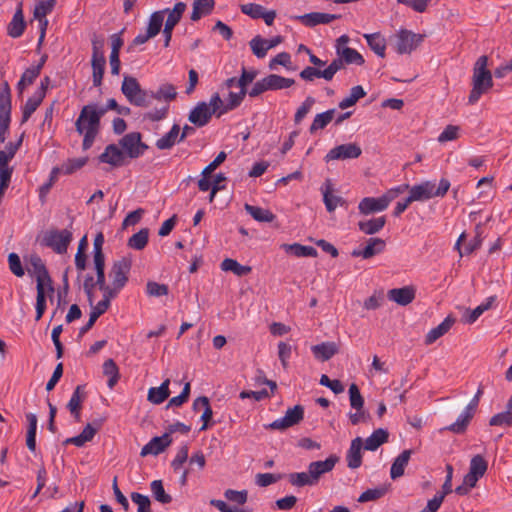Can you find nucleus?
<instances>
[{"label": "nucleus", "instance_id": "obj_1", "mask_svg": "<svg viewBox=\"0 0 512 512\" xmlns=\"http://www.w3.org/2000/svg\"><path fill=\"white\" fill-rule=\"evenodd\" d=\"M488 57L480 56L473 69L472 90L468 97L469 104H475L482 94L486 93L493 86V78L491 72L487 69Z\"/></svg>", "mask_w": 512, "mask_h": 512}, {"label": "nucleus", "instance_id": "obj_2", "mask_svg": "<svg viewBox=\"0 0 512 512\" xmlns=\"http://www.w3.org/2000/svg\"><path fill=\"white\" fill-rule=\"evenodd\" d=\"M131 266L132 261L127 257H122L121 259L113 262L109 272L113 299L118 295V293L124 288V286L128 282V275Z\"/></svg>", "mask_w": 512, "mask_h": 512}, {"label": "nucleus", "instance_id": "obj_3", "mask_svg": "<svg viewBox=\"0 0 512 512\" xmlns=\"http://www.w3.org/2000/svg\"><path fill=\"white\" fill-rule=\"evenodd\" d=\"M11 121V91L8 82L0 87V143H4Z\"/></svg>", "mask_w": 512, "mask_h": 512}, {"label": "nucleus", "instance_id": "obj_4", "mask_svg": "<svg viewBox=\"0 0 512 512\" xmlns=\"http://www.w3.org/2000/svg\"><path fill=\"white\" fill-rule=\"evenodd\" d=\"M105 113L106 109H98L96 105L84 106L75 123L76 131L82 134L85 129H99L100 119Z\"/></svg>", "mask_w": 512, "mask_h": 512}, {"label": "nucleus", "instance_id": "obj_5", "mask_svg": "<svg viewBox=\"0 0 512 512\" xmlns=\"http://www.w3.org/2000/svg\"><path fill=\"white\" fill-rule=\"evenodd\" d=\"M72 239V232L68 229H52L45 233L43 237V244L46 247L51 248L57 254H64L67 252Z\"/></svg>", "mask_w": 512, "mask_h": 512}, {"label": "nucleus", "instance_id": "obj_6", "mask_svg": "<svg viewBox=\"0 0 512 512\" xmlns=\"http://www.w3.org/2000/svg\"><path fill=\"white\" fill-rule=\"evenodd\" d=\"M424 40V35L400 29L395 35V47L399 54H410Z\"/></svg>", "mask_w": 512, "mask_h": 512}, {"label": "nucleus", "instance_id": "obj_7", "mask_svg": "<svg viewBox=\"0 0 512 512\" xmlns=\"http://www.w3.org/2000/svg\"><path fill=\"white\" fill-rule=\"evenodd\" d=\"M141 138L139 132H131L124 135L119 141L122 149L132 159L142 156L148 149V145L143 143Z\"/></svg>", "mask_w": 512, "mask_h": 512}, {"label": "nucleus", "instance_id": "obj_8", "mask_svg": "<svg viewBox=\"0 0 512 512\" xmlns=\"http://www.w3.org/2000/svg\"><path fill=\"white\" fill-rule=\"evenodd\" d=\"M29 266L28 270L35 274L37 285L40 283L43 286H47L48 293L53 294L52 279L41 257L37 254H32L29 258Z\"/></svg>", "mask_w": 512, "mask_h": 512}, {"label": "nucleus", "instance_id": "obj_9", "mask_svg": "<svg viewBox=\"0 0 512 512\" xmlns=\"http://www.w3.org/2000/svg\"><path fill=\"white\" fill-rule=\"evenodd\" d=\"M304 418V408L301 405H295L289 408L285 415L270 423L267 428L272 430H285L300 423Z\"/></svg>", "mask_w": 512, "mask_h": 512}, {"label": "nucleus", "instance_id": "obj_10", "mask_svg": "<svg viewBox=\"0 0 512 512\" xmlns=\"http://www.w3.org/2000/svg\"><path fill=\"white\" fill-rule=\"evenodd\" d=\"M362 153L360 146L356 143L341 144L332 148L325 156V161L356 159Z\"/></svg>", "mask_w": 512, "mask_h": 512}, {"label": "nucleus", "instance_id": "obj_11", "mask_svg": "<svg viewBox=\"0 0 512 512\" xmlns=\"http://www.w3.org/2000/svg\"><path fill=\"white\" fill-rule=\"evenodd\" d=\"M338 460L339 458L336 455H330L324 461H314L308 465V471L315 484L319 482L322 475L333 470Z\"/></svg>", "mask_w": 512, "mask_h": 512}, {"label": "nucleus", "instance_id": "obj_12", "mask_svg": "<svg viewBox=\"0 0 512 512\" xmlns=\"http://www.w3.org/2000/svg\"><path fill=\"white\" fill-rule=\"evenodd\" d=\"M172 439L169 433H164L162 436L153 437L146 445L141 449L140 455L142 457L148 455H158L162 453L170 444Z\"/></svg>", "mask_w": 512, "mask_h": 512}, {"label": "nucleus", "instance_id": "obj_13", "mask_svg": "<svg viewBox=\"0 0 512 512\" xmlns=\"http://www.w3.org/2000/svg\"><path fill=\"white\" fill-rule=\"evenodd\" d=\"M387 199L380 197H365L358 204V210L362 215H370L386 210L388 208Z\"/></svg>", "mask_w": 512, "mask_h": 512}, {"label": "nucleus", "instance_id": "obj_14", "mask_svg": "<svg viewBox=\"0 0 512 512\" xmlns=\"http://www.w3.org/2000/svg\"><path fill=\"white\" fill-rule=\"evenodd\" d=\"M386 243L381 238H369L363 249H354L351 253L353 257H362L369 259L384 251Z\"/></svg>", "mask_w": 512, "mask_h": 512}, {"label": "nucleus", "instance_id": "obj_15", "mask_svg": "<svg viewBox=\"0 0 512 512\" xmlns=\"http://www.w3.org/2000/svg\"><path fill=\"white\" fill-rule=\"evenodd\" d=\"M210 107L206 102H199L190 111L188 120L196 127H203L207 125L212 118Z\"/></svg>", "mask_w": 512, "mask_h": 512}, {"label": "nucleus", "instance_id": "obj_16", "mask_svg": "<svg viewBox=\"0 0 512 512\" xmlns=\"http://www.w3.org/2000/svg\"><path fill=\"white\" fill-rule=\"evenodd\" d=\"M124 158L123 151L116 144H109L106 146L104 152L99 155L98 160L101 163L119 167L124 164Z\"/></svg>", "mask_w": 512, "mask_h": 512}, {"label": "nucleus", "instance_id": "obj_17", "mask_svg": "<svg viewBox=\"0 0 512 512\" xmlns=\"http://www.w3.org/2000/svg\"><path fill=\"white\" fill-rule=\"evenodd\" d=\"M415 289L412 286H405L402 288H393L388 291L387 297L401 306L410 304L415 299Z\"/></svg>", "mask_w": 512, "mask_h": 512}, {"label": "nucleus", "instance_id": "obj_18", "mask_svg": "<svg viewBox=\"0 0 512 512\" xmlns=\"http://www.w3.org/2000/svg\"><path fill=\"white\" fill-rule=\"evenodd\" d=\"M340 16L335 14L311 12L304 15H300L297 19L307 27H314L319 24H329L333 20L338 19Z\"/></svg>", "mask_w": 512, "mask_h": 512}, {"label": "nucleus", "instance_id": "obj_19", "mask_svg": "<svg viewBox=\"0 0 512 512\" xmlns=\"http://www.w3.org/2000/svg\"><path fill=\"white\" fill-rule=\"evenodd\" d=\"M409 196L413 202H423L433 198V182L423 181L420 184L413 185L412 187L409 186Z\"/></svg>", "mask_w": 512, "mask_h": 512}, {"label": "nucleus", "instance_id": "obj_20", "mask_svg": "<svg viewBox=\"0 0 512 512\" xmlns=\"http://www.w3.org/2000/svg\"><path fill=\"white\" fill-rule=\"evenodd\" d=\"M111 53H110V67L111 74L118 75L120 73V58L119 53L120 49L123 46V39L121 38L120 33H115L111 35Z\"/></svg>", "mask_w": 512, "mask_h": 512}, {"label": "nucleus", "instance_id": "obj_21", "mask_svg": "<svg viewBox=\"0 0 512 512\" xmlns=\"http://www.w3.org/2000/svg\"><path fill=\"white\" fill-rule=\"evenodd\" d=\"M314 357L319 361H328L339 351V347L335 342H322L311 347Z\"/></svg>", "mask_w": 512, "mask_h": 512}, {"label": "nucleus", "instance_id": "obj_22", "mask_svg": "<svg viewBox=\"0 0 512 512\" xmlns=\"http://www.w3.org/2000/svg\"><path fill=\"white\" fill-rule=\"evenodd\" d=\"M363 442L360 437H356L351 441L349 450L347 451L346 460L347 465L351 469L359 468L362 464V450Z\"/></svg>", "mask_w": 512, "mask_h": 512}, {"label": "nucleus", "instance_id": "obj_23", "mask_svg": "<svg viewBox=\"0 0 512 512\" xmlns=\"http://www.w3.org/2000/svg\"><path fill=\"white\" fill-rule=\"evenodd\" d=\"M110 302L111 301L107 299H102L96 305L91 306L89 320L80 329L81 335L87 333L93 327L97 319L108 310V308L110 307Z\"/></svg>", "mask_w": 512, "mask_h": 512}, {"label": "nucleus", "instance_id": "obj_24", "mask_svg": "<svg viewBox=\"0 0 512 512\" xmlns=\"http://www.w3.org/2000/svg\"><path fill=\"white\" fill-rule=\"evenodd\" d=\"M412 455V450L402 451L393 461L390 469V477L395 480L404 475L406 466Z\"/></svg>", "mask_w": 512, "mask_h": 512}, {"label": "nucleus", "instance_id": "obj_25", "mask_svg": "<svg viewBox=\"0 0 512 512\" xmlns=\"http://www.w3.org/2000/svg\"><path fill=\"white\" fill-rule=\"evenodd\" d=\"M455 323V319L451 316H447L437 327L432 328L425 337V344L430 345L434 343L437 339L446 334L453 324Z\"/></svg>", "mask_w": 512, "mask_h": 512}, {"label": "nucleus", "instance_id": "obj_26", "mask_svg": "<svg viewBox=\"0 0 512 512\" xmlns=\"http://www.w3.org/2000/svg\"><path fill=\"white\" fill-rule=\"evenodd\" d=\"M323 194V202L328 212H333L338 206H342L345 204V200L337 195L332 193V186L327 180L325 185L321 188Z\"/></svg>", "mask_w": 512, "mask_h": 512}, {"label": "nucleus", "instance_id": "obj_27", "mask_svg": "<svg viewBox=\"0 0 512 512\" xmlns=\"http://www.w3.org/2000/svg\"><path fill=\"white\" fill-rule=\"evenodd\" d=\"M474 412L471 410H468L466 407L461 412V414L458 416L456 421L449 426L445 427V430L451 431L455 434H462L466 431L470 421L472 420L474 416Z\"/></svg>", "mask_w": 512, "mask_h": 512}, {"label": "nucleus", "instance_id": "obj_28", "mask_svg": "<svg viewBox=\"0 0 512 512\" xmlns=\"http://www.w3.org/2000/svg\"><path fill=\"white\" fill-rule=\"evenodd\" d=\"M386 224V217L380 216L377 218L368 219L358 222L359 230L366 235H374L380 232Z\"/></svg>", "mask_w": 512, "mask_h": 512}, {"label": "nucleus", "instance_id": "obj_29", "mask_svg": "<svg viewBox=\"0 0 512 512\" xmlns=\"http://www.w3.org/2000/svg\"><path fill=\"white\" fill-rule=\"evenodd\" d=\"M215 6L214 0H194L193 9L191 13V20L198 21L203 16H207L212 13Z\"/></svg>", "mask_w": 512, "mask_h": 512}, {"label": "nucleus", "instance_id": "obj_30", "mask_svg": "<svg viewBox=\"0 0 512 512\" xmlns=\"http://www.w3.org/2000/svg\"><path fill=\"white\" fill-rule=\"evenodd\" d=\"M85 398L84 386L78 385L67 404V408L70 413L75 417L77 421L80 420L81 403Z\"/></svg>", "mask_w": 512, "mask_h": 512}, {"label": "nucleus", "instance_id": "obj_31", "mask_svg": "<svg viewBox=\"0 0 512 512\" xmlns=\"http://www.w3.org/2000/svg\"><path fill=\"white\" fill-rule=\"evenodd\" d=\"M180 127L178 124H174L169 132L163 135L156 141V147L159 150L171 149L177 142H179Z\"/></svg>", "mask_w": 512, "mask_h": 512}, {"label": "nucleus", "instance_id": "obj_32", "mask_svg": "<svg viewBox=\"0 0 512 512\" xmlns=\"http://www.w3.org/2000/svg\"><path fill=\"white\" fill-rule=\"evenodd\" d=\"M170 380L166 379L159 387H151L148 391V400L153 404L163 403L170 395Z\"/></svg>", "mask_w": 512, "mask_h": 512}, {"label": "nucleus", "instance_id": "obj_33", "mask_svg": "<svg viewBox=\"0 0 512 512\" xmlns=\"http://www.w3.org/2000/svg\"><path fill=\"white\" fill-rule=\"evenodd\" d=\"M95 434L96 429L91 424H87L79 435L65 439L63 444H72L77 447H83L87 442L94 438Z\"/></svg>", "mask_w": 512, "mask_h": 512}, {"label": "nucleus", "instance_id": "obj_34", "mask_svg": "<svg viewBox=\"0 0 512 512\" xmlns=\"http://www.w3.org/2000/svg\"><path fill=\"white\" fill-rule=\"evenodd\" d=\"M177 96L176 87L171 83H163L156 91L150 93V97L155 100L165 101L167 103L173 101Z\"/></svg>", "mask_w": 512, "mask_h": 512}, {"label": "nucleus", "instance_id": "obj_35", "mask_svg": "<svg viewBox=\"0 0 512 512\" xmlns=\"http://www.w3.org/2000/svg\"><path fill=\"white\" fill-rule=\"evenodd\" d=\"M26 28L24 15L20 11H15L11 22L7 27V34L12 38H19L23 35Z\"/></svg>", "mask_w": 512, "mask_h": 512}, {"label": "nucleus", "instance_id": "obj_36", "mask_svg": "<svg viewBox=\"0 0 512 512\" xmlns=\"http://www.w3.org/2000/svg\"><path fill=\"white\" fill-rule=\"evenodd\" d=\"M387 430L379 428L375 430L365 441L364 448L368 451L377 450L382 444L388 441Z\"/></svg>", "mask_w": 512, "mask_h": 512}, {"label": "nucleus", "instance_id": "obj_37", "mask_svg": "<svg viewBox=\"0 0 512 512\" xmlns=\"http://www.w3.org/2000/svg\"><path fill=\"white\" fill-rule=\"evenodd\" d=\"M245 210L254 220L258 222L270 223L276 218V216L270 210L259 206L245 204Z\"/></svg>", "mask_w": 512, "mask_h": 512}, {"label": "nucleus", "instance_id": "obj_38", "mask_svg": "<svg viewBox=\"0 0 512 512\" xmlns=\"http://www.w3.org/2000/svg\"><path fill=\"white\" fill-rule=\"evenodd\" d=\"M91 66H92V81L95 87H99L102 84L105 66H106V58L105 57H91Z\"/></svg>", "mask_w": 512, "mask_h": 512}, {"label": "nucleus", "instance_id": "obj_39", "mask_svg": "<svg viewBox=\"0 0 512 512\" xmlns=\"http://www.w3.org/2000/svg\"><path fill=\"white\" fill-rule=\"evenodd\" d=\"M335 113V109H329L317 114L309 128L310 133L313 134L318 130L324 129L333 120Z\"/></svg>", "mask_w": 512, "mask_h": 512}, {"label": "nucleus", "instance_id": "obj_40", "mask_svg": "<svg viewBox=\"0 0 512 512\" xmlns=\"http://www.w3.org/2000/svg\"><path fill=\"white\" fill-rule=\"evenodd\" d=\"M370 49L380 57L385 56L386 41L379 33L364 34Z\"/></svg>", "mask_w": 512, "mask_h": 512}, {"label": "nucleus", "instance_id": "obj_41", "mask_svg": "<svg viewBox=\"0 0 512 512\" xmlns=\"http://www.w3.org/2000/svg\"><path fill=\"white\" fill-rule=\"evenodd\" d=\"M266 81L270 91L287 89L295 83L294 79L286 78L277 74H269L266 76Z\"/></svg>", "mask_w": 512, "mask_h": 512}, {"label": "nucleus", "instance_id": "obj_42", "mask_svg": "<svg viewBox=\"0 0 512 512\" xmlns=\"http://www.w3.org/2000/svg\"><path fill=\"white\" fill-rule=\"evenodd\" d=\"M166 11H169V8L151 14L147 27L148 36L155 37L161 31Z\"/></svg>", "mask_w": 512, "mask_h": 512}, {"label": "nucleus", "instance_id": "obj_43", "mask_svg": "<svg viewBox=\"0 0 512 512\" xmlns=\"http://www.w3.org/2000/svg\"><path fill=\"white\" fill-rule=\"evenodd\" d=\"M87 162L88 157L69 158L64 161L58 169H61L60 173L62 174L71 175L83 168Z\"/></svg>", "mask_w": 512, "mask_h": 512}, {"label": "nucleus", "instance_id": "obj_44", "mask_svg": "<svg viewBox=\"0 0 512 512\" xmlns=\"http://www.w3.org/2000/svg\"><path fill=\"white\" fill-rule=\"evenodd\" d=\"M337 56L343 57L346 64L362 65L364 64L363 56L355 49L350 47H338Z\"/></svg>", "mask_w": 512, "mask_h": 512}, {"label": "nucleus", "instance_id": "obj_45", "mask_svg": "<svg viewBox=\"0 0 512 512\" xmlns=\"http://www.w3.org/2000/svg\"><path fill=\"white\" fill-rule=\"evenodd\" d=\"M283 248L286 252H290L296 257H316L317 250L312 246H304L298 243L284 244Z\"/></svg>", "mask_w": 512, "mask_h": 512}, {"label": "nucleus", "instance_id": "obj_46", "mask_svg": "<svg viewBox=\"0 0 512 512\" xmlns=\"http://www.w3.org/2000/svg\"><path fill=\"white\" fill-rule=\"evenodd\" d=\"M149 239V229L148 228H142L137 233L133 234L128 239V247L135 249V250H143L148 243Z\"/></svg>", "mask_w": 512, "mask_h": 512}, {"label": "nucleus", "instance_id": "obj_47", "mask_svg": "<svg viewBox=\"0 0 512 512\" xmlns=\"http://www.w3.org/2000/svg\"><path fill=\"white\" fill-rule=\"evenodd\" d=\"M103 374L108 376V387L112 389L119 380V368L113 359H107L103 363Z\"/></svg>", "mask_w": 512, "mask_h": 512}, {"label": "nucleus", "instance_id": "obj_48", "mask_svg": "<svg viewBox=\"0 0 512 512\" xmlns=\"http://www.w3.org/2000/svg\"><path fill=\"white\" fill-rule=\"evenodd\" d=\"M44 98L40 96V94H33L30 98L27 99L25 105L22 108V123L28 121L31 115L36 111V109L40 106Z\"/></svg>", "mask_w": 512, "mask_h": 512}, {"label": "nucleus", "instance_id": "obj_49", "mask_svg": "<svg viewBox=\"0 0 512 512\" xmlns=\"http://www.w3.org/2000/svg\"><path fill=\"white\" fill-rule=\"evenodd\" d=\"M221 269L223 271H231L237 276H244L251 272L250 266L241 265L236 260L231 258H226L222 261Z\"/></svg>", "mask_w": 512, "mask_h": 512}, {"label": "nucleus", "instance_id": "obj_50", "mask_svg": "<svg viewBox=\"0 0 512 512\" xmlns=\"http://www.w3.org/2000/svg\"><path fill=\"white\" fill-rule=\"evenodd\" d=\"M153 497L161 504H169L172 501L171 495L165 492L162 480H154L150 483Z\"/></svg>", "mask_w": 512, "mask_h": 512}, {"label": "nucleus", "instance_id": "obj_51", "mask_svg": "<svg viewBox=\"0 0 512 512\" xmlns=\"http://www.w3.org/2000/svg\"><path fill=\"white\" fill-rule=\"evenodd\" d=\"M366 95L362 86L357 85L351 88L348 97H345L339 102V108L346 109L356 104V102Z\"/></svg>", "mask_w": 512, "mask_h": 512}, {"label": "nucleus", "instance_id": "obj_52", "mask_svg": "<svg viewBox=\"0 0 512 512\" xmlns=\"http://www.w3.org/2000/svg\"><path fill=\"white\" fill-rule=\"evenodd\" d=\"M141 87L139 82L136 78L132 76H124L121 91L125 95V97L128 99H132L138 92H140Z\"/></svg>", "mask_w": 512, "mask_h": 512}, {"label": "nucleus", "instance_id": "obj_53", "mask_svg": "<svg viewBox=\"0 0 512 512\" xmlns=\"http://www.w3.org/2000/svg\"><path fill=\"white\" fill-rule=\"evenodd\" d=\"M288 481L295 487L314 486L316 485L308 472H295L288 475Z\"/></svg>", "mask_w": 512, "mask_h": 512}, {"label": "nucleus", "instance_id": "obj_54", "mask_svg": "<svg viewBox=\"0 0 512 512\" xmlns=\"http://www.w3.org/2000/svg\"><path fill=\"white\" fill-rule=\"evenodd\" d=\"M187 6L184 2H177L173 9H169L166 11L168 17L166 19L165 25L175 27L181 20Z\"/></svg>", "mask_w": 512, "mask_h": 512}, {"label": "nucleus", "instance_id": "obj_55", "mask_svg": "<svg viewBox=\"0 0 512 512\" xmlns=\"http://www.w3.org/2000/svg\"><path fill=\"white\" fill-rule=\"evenodd\" d=\"M247 94V90L239 89V92H232L230 91L228 94V98L225 103V107L222 109L221 113H227L231 110H234L244 100L245 96Z\"/></svg>", "mask_w": 512, "mask_h": 512}, {"label": "nucleus", "instance_id": "obj_56", "mask_svg": "<svg viewBox=\"0 0 512 512\" xmlns=\"http://www.w3.org/2000/svg\"><path fill=\"white\" fill-rule=\"evenodd\" d=\"M37 297H36V317L35 320L39 321L45 310H46V294L48 292L47 286H43L39 283L36 285Z\"/></svg>", "mask_w": 512, "mask_h": 512}, {"label": "nucleus", "instance_id": "obj_57", "mask_svg": "<svg viewBox=\"0 0 512 512\" xmlns=\"http://www.w3.org/2000/svg\"><path fill=\"white\" fill-rule=\"evenodd\" d=\"M488 468L487 461L481 455H475L470 461L469 472L482 478Z\"/></svg>", "mask_w": 512, "mask_h": 512}, {"label": "nucleus", "instance_id": "obj_58", "mask_svg": "<svg viewBox=\"0 0 512 512\" xmlns=\"http://www.w3.org/2000/svg\"><path fill=\"white\" fill-rule=\"evenodd\" d=\"M96 284L98 288L103 292V299L111 301L113 299V293L111 285L106 284L105 280V269H96Z\"/></svg>", "mask_w": 512, "mask_h": 512}, {"label": "nucleus", "instance_id": "obj_59", "mask_svg": "<svg viewBox=\"0 0 512 512\" xmlns=\"http://www.w3.org/2000/svg\"><path fill=\"white\" fill-rule=\"evenodd\" d=\"M250 48L253 52V54L257 58H264L268 52V48H266L265 45V39L262 38L260 35L255 36L252 38L249 42Z\"/></svg>", "mask_w": 512, "mask_h": 512}, {"label": "nucleus", "instance_id": "obj_60", "mask_svg": "<svg viewBox=\"0 0 512 512\" xmlns=\"http://www.w3.org/2000/svg\"><path fill=\"white\" fill-rule=\"evenodd\" d=\"M349 400L351 407L355 410L360 411L364 406V398L355 383H352L349 387Z\"/></svg>", "mask_w": 512, "mask_h": 512}, {"label": "nucleus", "instance_id": "obj_61", "mask_svg": "<svg viewBox=\"0 0 512 512\" xmlns=\"http://www.w3.org/2000/svg\"><path fill=\"white\" fill-rule=\"evenodd\" d=\"M387 492L385 487H377L374 489H367L364 491L358 498V501L361 503L375 501L383 497Z\"/></svg>", "mask_w": 512, "mask_h": 512}, {"label": "nucleus", "instance_id": "obj_62", "mask_svg": "<svg viewBox=\"0 0 512 512\" xmlns=\"http://www.w3.org/2000/svg\"><path fill=\"white\" fill-rule=\"evenodd\" d=\"M56 3L53 0L39 1L33 12L34 18H46V16L53 10Z\"/></svg>", "mask_w": 512, "mask_h": 512}, {"label": "nucleus", "instance_id": "obj_63", "mask_svg": "<svg viewBox=\"0 0 512 512\" xmlns=\"http://www.w3.org/2000/svg\"><path fill=\"white\" fill-rule=\"evenodd\" d=\"M131 500L138 506L137 512H150L151 501L148 496L132 492Z\"/></svg>", "mask_w": 512, "mask_h": 512}, {"label": "nucleus", "instance_id": "obj_64", "mask_svg": "<svg viewBox=\"0 0 512 512\" xmlns=\"http://www.w3.org/2000/svg\"><path fill=\"white\" fill-rule=\"evenodd\" d=\"M489 424L491 426H511L512 425V411H504L495 414L491 417Z\"/></svg>", "mask_w": 512, "mask_h": 512}]
</instances>
